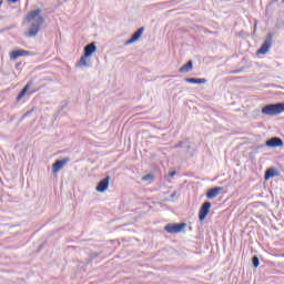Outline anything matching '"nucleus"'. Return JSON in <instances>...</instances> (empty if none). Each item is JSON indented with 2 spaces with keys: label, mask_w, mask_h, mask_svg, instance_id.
<instances>
[{
  "label": "nucleus",
  "mask_w": 284,
  "mask_h": 284,
  "mask_svg": "<svg viewBox=\"0 0 284 284\" xmlns=\"http://www.w3.org/2000/svg\"><path fill=\"white\" fill-rule=\"evenodd\" d=\"M97 52V42H91L84 47L83 54L75 63L77 68H92V62L88 61L92 53Z\"/></svg>",
  "instance_id": "obj_2"
},
{
  "label": "nucleus",
  "mask_w": 284,
  "mask_h": 284,
  "mask_svg": "<svg viewBox=\"0 0 284 284\" xmlns=\"http://www.w3.org/2000/svg\"><path fill=\"white\" fill-rule=\"evenodd\" d=\"M274 176H278L277 170L268 169L265 171V175H264L265 181H270V179H274Z\"/></svg>",
  "instance_id": "obj_15"
},
{
  "label": "nucleus",
  "mask_w": 284,
  "mask_h": 284,
  "mask_svg": "<svg viewBox=\"0 0 284 284\" xmlns=\"http://www.w3.org/2000/svg\"><path fill=\"white\" fill-rule=\"evenodd\" d=\"M143 32H145V28H139L131 37V39L124 42V45H132V43H136L141 37H143Z\"/></svg>",
  "instance_id": "obj_7"
},
{
  "label": "nucleus",
  "mask_w": 284,
  "mask_h": 284,
  "mask_svg": "<svg viewBox=\"0 0 284 284\" xmlns=\"http://www.w3.org/2000/svg\"><path fill=\"white\" fill-rule=\"evenodd\" d=\"M142 181H154V174L149 173L142 176Z\"/></svg>",
  "instance_id": "obj_19"
},
{
  "label": "nucleus",
  "mask_w": 284,
  "mask_h": 284,
  "mask_svg": "<svg viewBox=\"0 0 284 284\" xmlns=\"http://www.w3.org/2000/svg\"><path fill=\"white\" fill-rule=\"evenodd\" d=\"M11 3H17L19 0H9Z\"/></svg>",
  "instance_id": "obj_23"
},
{
  "label": "nucleus",
  "mask_w": 284,
  "mask_h": 284,
  "mask_svg": "<svg viewBox=\"0 0 284 284\" xmlns=\"http://www.w3.org/2000/svg\"><path fill=\"white\" fill-rule=\"evenodd\" d=\"M253 267H258L261 265V261L258 260V256L254 255L252 257Z\"/></svg>",
  "instance_id": "obj_18"
},
{
  "label": "nucleus",
  "mask_w": 284,
  "mask_h": 284,
  "mask_svg": "<svg viewBox=\"0 0 284 284\" xmlns=\"http://www.w3.org/2000/svg\"><path fill=\"white\" fill-rule=\"evenodd\" d=\"M29 55H30V51H26L23 49L14 50L10 52V60L17 61L19 57H29Z\"/></svg>",
  "instance_id": "obj_10"
},
{
  "label": "nucleus",
  "mask_w": 284,
  "mask_h": 284,
  "mask_svg": "<svg viewBox=\"0 0 284 284\" xmlns=\"http://www.w3.org/2000/svg\"><path fill=\"white\" fill-rule=\"evenodd\" d=\"M273 39H274V33H267L263 44L257 50L256 54H267V52H270V50H272Z\"/></svg>",
  "instance_id": "obj_4"
},
{
  "label": "nucleus",
  "mask_w": 284,
  "mask_h": 284,
  "mask_svg": "<svg viewBox=\"0 0 284 284\" xmlns=\"http://www.w3.org/2000/svg\"><path fill=\"white\" fill-rule=\"evenodd\" d=\"M108 187H110V176L104 178L103 180H101L95 190L97 192H105V190H108Z\"/></svg>",
  "instance_id": "obj_11"
},
{
  "label": "nucleus",
  "mask_w": 284,
  "mask_h": 284,
  "mask_svg": "<svg viewBox=\"0 0 284 284\" xmlns=\"http://www.w3.org/2000/svg\"><path fill=\"white\" fill-rule=\"evenodd\" d=\"M220 192H223V186L212 187L206 192V197L207 199H216V196L219 195Z\"/></svg>",
  "instance_id": "obj_12"
},
{
  "label": "nucleus",
  "mask_w": 284,
  "mask_h": 284,
  "mask_svg": "<svg viewBox=\"0 0 284 284\" xmlns=\"http://www.w3.org/2000/svg\"><path fill=\"white\" fill-rule=\"evenodd\" d=\"M266 148H283V139L278 136L271 138L265 143Z\"/></svg>",
  "instance_id": "obj_9"
},
{
  "label": "nucleus",
  "mask_w": 284,
  "mask_h": 284,
  "mask_svg": "<svg viewBox=\"0 0 284 284\" xmlns=\"http://www.w3.org/2000/svg\"><path fill=\"white\" fill-rule=\"evenodd\" d=\"M30 88H32V81H29L23 89L20 91V93L17 95L16 101H21V99H23L26 97V94L28 93V90H30Z\"/></svg>",
  "instance_id": "obj_13"
},
{
  "label": "nucleus",
  "mask_w": 284,
  "mask_h": 284,
  "mask_svg": "<svg viewBox=\"0 0 284 284\" xmlns=\"http://www.w3.org/2000/svg\"><path fill=\"white\" fill-rule=\"evenodd\" d=\"M184 81L186 83H194L196 85H201L203 83H207V79H205V78H185Z\"/></svg>",
  "instance_id": "obj_14"
},
{
  "label": "nucleus",
  "mask_w": 284,
  "mask_h": 284,
  "mask_svg": "<svg viewBox=\"0 0 284 284\" xmlns=\"http://www.w3.org/2000/svg\"><path fill=\"white\" fill-rule=\"evenodd\" d=\"M212 207V203L210 201L204 202L199 212V220L203 221L204 219H207V215L210 214V209Z\"/></svg>",
  "instance_id": "obj_6"
},
{
  "label": "nucleus",
  "mask_w": 284,
  "mask_h": 284,
  "mask_svg": "<svg viewBox=\"0 0 284 284\" xmlns=\"http://www.w3.org/2000/svg\"><path fill=\"white\" fill-rule=\"evenodd\" d=\"M174 196H176V192H173V193L171 194V197H172V199H174Z\"/></svg>",
  "instance_id": "obj_22"
},
{
  "label": "nucleus",
  "mask_w": 284,
  "mask_h": 284,
  "mask_svg": "<svg viewBox=\"0 0 284 284\" xmlns=\"http://www.w3.org/2000/svg\"><path fill=\"white\" fill-rule=\"evenodd\" d=\"M169 176H171V178H172V176H176V171L170 172V173H169Z\"/></svg>",
  "instance_id": "obj_21"
},
{
  "label": "nucleus",
  "mask_w": 284,
  "mask_h": 284,
  "mask_svg": "<svg viewBox=\"0 0 284 284\" xmlns=\"http://www.w3.org/2000/svg\"><path fill=\"white\" fill-rule=\"evenodd\" d=\"M179 148H185L186 152L187 150H190L192 146L190 145V141L187 140H181L180 142H178L175 145H173V150H176Z\"/></svg>",
  "instance_id": "obj_16"
},
{
  "label": "nucleus",
  "mask_w": 284,
  "mask_h": 284,
  "mask_svg": "<svg viewBox=\"0 0 284 284\" xmlns=\"http://www.w3.org/2000/svg\"><path fill=\"white\" fill-rule=\"evenodd\" d=\"M39 14H41V9L32 10L27 14L26 21H28L30 26L28 31L24 32V37L32 39L39 34L41 26L45 22V19Z\"/></svg>",
  "instance_id": "obj_1"
},
{
  "label": "nucleus",
  "mask_w": 284,
  "mask_h": 284,
  "mask_svg": "<svg viewBox=\"0 0 284 284\" xmlns=\"http://www.w3.org/2000/svg\"><path fill=\"white\" fill-rule=\"evenodd\" d=\"M241 72H242V70H241V69H237V70L232 71L231 74H239V73H241Z\"/></svg>",
  "instance_id": "obj_20"
},
{
  "label": "nucleus",
  "mask_w": 284,
  "mask_h": 284,
  "mask_svg": "<svg viewBox=\"0 0 284 284\" xmlns=\"http://www.w3.org/2000/svg\"><path fill=\"white\" fill-rule=\"evenodd\" d=\"M284 112V102H278L274 104H266L262 109V114L265 116H278Z\"/></svg>",
  "instance_id": "obj_3"
},
{
  "label": "nucleus",
  "mask_w": 284,
  "mask_h": 284,
  "mask_svg": "<svg viewBox=\"0 0 284 284\" xmlns=\"http://www.w3.org/2000/svg\"><path fill=\"white\" fill-rule=\"evenodd\" d=\"M185 223H173V224H168L164 226L165 232L169 234H179L184 227Z\"/></svg>",
  "instance_id": "obj_5"
},
{
  "label": "nucleus",
  "mask_w": 284,
  "mask_h": 284,
  "mask_svg": "<svg viewBox=\"0 0 284 284\" xmlns=\"http://www.w3.org/2000/svg\"><path fill=\"white\" fill-rule=\"evenodd\" d=\"M70 163V158H64L62 160H58L52 164V173L57 174L60 170L65 168V164Z\"/></svg>",
  "instance_id": "obj_8"
},
{
  "label": "nucleus",
  "mask_w": 284,
  "mask_h": 284,
  "mask_svg": "<svg viewBox=\"0 0 284 284\" xmlns=\"http://www.w3.org/2000/svg\"><path fill=\"white\" fill-rule=\"evenodd\" d=\"M193 68H194V63L192 62V60H190L186 64L182 65L179 69V72H181V73L192 72Z\"/></svg>",
  "instance_id": "obj_17"
}]
</instances>
